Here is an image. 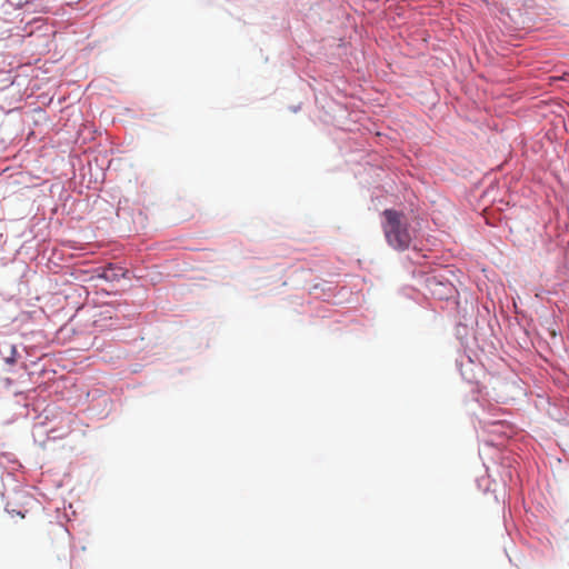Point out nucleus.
<instances>
[{"mask_svg": "<svg viewBox=\"0 0 569 569\" xmlns=\"http://www.w3.org/2000/svg\"><path fill=\"white\" fill-rule=\"evenodd\" d=\"M375 163H369V168H366L367 174L372 179L373 184L371 190V204L370 210L380 212L382 217L381 226L385 234V239L388 246L391 247V207L386 204L389 202V190L387 189L386 179L390 176V161L382 157L379 160L375 159Z\"/></svg>", "mask_w": 569, "mask_h": 569, "instance_id": "f257e3e1", "label": "nucleus"}, {"mask_svg": "<svg viewBox=\"0 0 569 569\" xmlns=\"http://www.w3.org/2000/svg\"><path fill=\"white\" fill-rule=\"evenodd\" d=\"M411 240L412 229L409 227L407 217L393 212V241L397 242V249L409 248Z\"/></svg>", "mask_w": 569, "mask_h": 569, "instance_id": "f03ea898", "label": "nucleus"}, {"mask_svg": "<svg viewBox=\"0 0 569 569\" xmlns=\"http://www.w3.org/2000/svg\"><path fill=\"white\" fill-rule=\"evenodd\" d=\"M98 278L103 279L108 282L119 281L120 279H129L130 271L116 263H109L106 267L100 268Z\"/></svg>", "mask_w": 569, "mask_h": 569, "instance_id": "7ed1b4c3", "label": "nucleus"}, {"mask_svg": "<svg viewBox=\"0 0 569 569\" xmlns=\"http://www.w3.org/2000/svg\"><path fill=\"white\" fill-rule=\"evenodd\" d=\"M310 293L326 301L337 295V286L331 281L322 280L312 286Z\"/></svg>", "mask_w": 569, "mask_h": 569, "instance_id": "20e7f679", "label": "nucleus"}, {"mask_svg": "<svg viewBox=\"0 0 569 569\" xmlns=\"http://www.w3.org/2000/svg\"><path fill=\"white\" fill-rule=\"evenodd\" d=\"M54 529H56L59 533H61V535H64V533L67 532V530L63 528V526H62V525H59V523L54 525Z\"/></svg>", "mask_w": 569, "mask_h": 569, "instance_id": "39448f33", "label": "nucleus"}, {"mask_svg": "<svg viewBox=\"0 0 569 569\" xmlns=\"http://www.w3.org/2000/svg\"><path fill=\"white\" fill-rule=\"evenodd\" d=\"M290 110L292 112H298L300 110V106H292V107H290Z\"/></svg>", "mask_w": 569, "mask_h": 569, "instance_id": "423d86ee", "label": "nucleus"}, {"mask_svg": "<svg viewBox=\"0 0 569 569\" xmlns=\"http://www.w3.org/2000/svg\"><path fill=\"white\" fill-rule=\"evenodd\" d=\"M319 318L321 319H325V318H329L330 316L329 315H321V316H318Z\"/></svg>", "mask_w": 569, "mask_h": 569, "instance_id": "0eeeda50", "label": "nucleus"}, {"mask_svg": "<svg viewBox=\"0 0 569 569\" xmlns=\"http://www.w3.org/2000/svg\"><path fill=\"white\" fill-rule=\"evenodd\" d=\"M102 320H103V321L112 320V317H111V316H109V317H104Z\"/></svg>", "mask_w": 569, "mask_h": 569, "instance_id": "6e6552de", "label": "nucleus"}, {"mask_svg": "<svg viewBox=\"0 0 569 569\" xmlns=\"http://www.w3.org/2000/svg\"><path fill=\"white\" fill-rule=\"evenodd\" d=\"M74 318H76V315L71 316L68 320L72 321V320H74Z\"/></svg>", "mask_w": 569, "mask_h": 569, "instance_id": "1a4fd4ad", "label": "nucleus"}]
</instances>
